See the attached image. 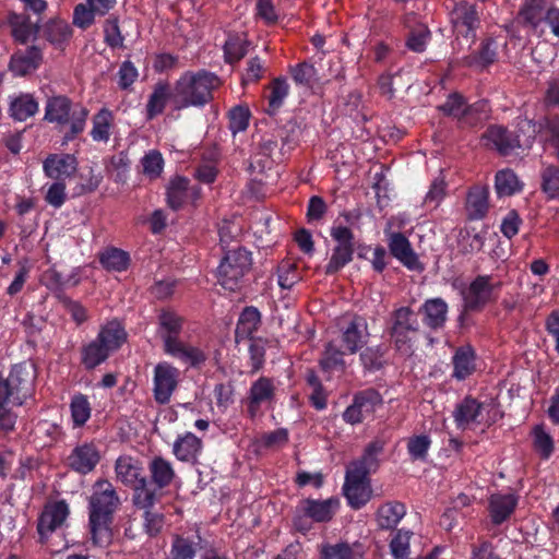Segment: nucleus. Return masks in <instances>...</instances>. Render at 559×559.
<instances>
[{
  "instance_id": "obj_37",
  "label": "nucleus",
  "mask_w": 559,
  "mask_h": 559,
  "mask_svg": "<svg viewBox=\"0 0 559 559\" xmlns=\"http://www.w3.org/2000/svg\"><path fill=\"white\" fill-rule=\"evenodd\" d=\"M546 10L542 0H526L519 12V19L527 26L537 31L545 22Z\"/></svg>"
},
{
  "instance_id": "obj_56",
  "label": "nucleus",
  "mask_w": 559,
  "mask_h": 559,
  "mask_svg": "<svg viewBox=\"0 0 559 559\" xmlns=\"http://www.w3.org/2000/svg\"><path fill=\"white\" fill-rule=\"evenodd\" d=\"M293 79L296 84L311 88L318 81L317 70L312 64L301 63L292 69Z\"/></svg>"
},
{
  "instance_id": "obj_19",
  "label": "nucleus",
  "mask_w": 559,
  "mask_h": 559,
  "mask_svg": "<svg viewBox=\"0 0 559 559\" xmlns=\"http://www.w3.org/2000/svg\"><path fill=\"white\" fill-rule=\"evenodd\" d=\"M518 498L513 493H493L489 498L488 512L493 524L500 525L514 512Z\"/></svg>"
},
{
  "instance_id": "obj_59",
  "label": "nucleus",
  "mask_w": 559,
  "mask_h": 559,
  "mask_svg": "<svg viewBox=\"0 0 559 559\" xmlns=\"http://www.w3.org/2000/svg\"><path fill=\"white\" fill-rule=\"evenodd\" d=\"M48 40L55 45H61L71 36V27L64 21H52L46 27Z\"/></svg>"
},
{
  "instance_id": "obj_25",
  "label": "nucleus",
  "mask_w": 559,
  "mask_h": 559,
  "mask_svg": "<svg viewBox=\"0 0 559 559\" xmlns=\"http://www.w3.org/2000/svg\"><path fill=\"white\" fill-rule=\"evenodd\" d=\"M274 390L272 380L264 377L252 383L248 395V413L251 417L257 415L262 404L273 399Z\"/></svg>"
},
{
  "instance_id": "obj_50",
  "label": "nucleus",
  "mask_w": 559,
  "mask_h": 559,
  "mask_svg": "<svg viewBox=\"0 0 559 559\" xmlns=\"http://www.w3.org/2000/svg\"><path fill=\"white\" fill-rule=\"evenodd\" d=\"M416 319L413 311L408 307H402L394 313V323L392 326V335H403L407 331L416 330Z\"/></svg>"
},
{
  "instance_id": "obj_5",
  "label": "nucleus",
  "mask_w": 559,
  "mask_h": 559,
  "mask_svg": "<svg viewBox=\"0 0 559 559\" xmlns=\"http://www.w3.org/2000/svg\"><path fill=\"white\" fill-rule=\"evenodd\" d=\"M251 265L252 259L250 251L243 248L229 250L218 266V283L230 292L239 289Z\"/></svg>"
},
{
  "instance_id": "obj_32",
  "label": "nucleus",
  "mask_w": 559,
  "mask_h": 559,
  "mask_svg": "<svg viewBox=\"0 0 559 559\" xmlns=\"http://www.w3.org/2000/svg\"><path fill=\"white\" fill-rule=\"evenodd\" d=\"M321 559H360L364 555L362 548L355 543H337L335 545L324 544L320 549Z\"/></svg>"
},
{
  "instance_id": "obj_15",
  "label": "nucleus",
  "mask_w": 559,
  "mask_h": 559,
  "mask_svg": "<svg viewBox=\"0 0 559 559\" xmlns=\"http://www.w3.org/2000/svg\"><path fill=\"white\" fill-rule=\"evenodd\" d=\"M183 326V318L177 312L165 309L158 316L157 333L163 341L164 350L178 342Z\"/></svg>"
},
{
  "instance_id": "obj_41",
  "label": "nucleus",
  "mask_w": 559,
  "mask_h": 559,
  "mask_svg": "<svg viewBox=\"0 0 559 559\" xmlns=\"http://www.w3.org/2000/svg\"><path fill=\"white\" fill-rule=\"evenodd\" d=\"M114 116L110 110L103 108L93 117L91 136L97 142H107L110 138V130Z\"/></svg>"
},
{
  "instance_id": "obj_1",
  "label": "nucleus",
  "mask_w": 559,
  "mask_h": 559,
  "mask_svg": "<svg viewBox=\"0 0 559 559\" xmlns=\"http://www.w3.org/2000/svg\"><path fill=\"white\" fill-rule=\"evenodd\" d=\"M119 504L114 486L108 480H98L90 498V527L93 543L105 546L111 539L109 524Z\"/></svg>"
},
{
  "instance_id": "obj_10",
  "label": "nucleus",
  "mask_w": 559,
  "mask_h": 559,
  "mask_svg": "<svg viewBox=\"0 0 559 559\" xmlns=\"http://www.w3.org/2000/svg\"><path fill=\"white\" fill-rule=\"evenodd\" d=\"M343 492L352 508L360 509L372 496L369 477L358 471L346 468Z\"/></svg>"
},
{
  "instance_id": "obj_51",
  "label": "nucleus",
  "mask_w": 559,
  "mask_h": 559,
  "mask_svg": "<svg viewBox=\"0 0 559 559\" xmlns=\"http://www.w3.org/2000/svg\"><path fill=\"white\" fill-rule=\"evenodd\" d=\"M542 190L549 199L559 198V167L547 166L542 171Z\"/></svg>"
},
{
  "instance_id": "obj_4",
  "label": "nucleus",
  "mask_w": 559,
  "mask_h": 559,
  "mask_svg": "<svg viewBox=\"0 0 559 559\" xmlns=\"http://www.w3.org/2000/svg\"><path fill=\"white\" fill-rule=\"evenodd\" d=\"M35 371L31 364L23 362L12 367L7 378H0V402L21 406L32 396Z\"/></svg>"
},
{
  "instance_id": "obj_6",
  "label": "nucleus",
  "mask_w": 559,
  "mask_h": 559,
  "mask_svg": "<svg viewBox=\"0 0 559 559\" xmlns=\"http://www.w3.org/2000/svg\"><path fill=\"white\" fill-rule=\"evenodd\" d=\"M502 283L492 275H478L463 292L464 307L467 310H480L498 298Z\"/></svg>"
},
{
  "instance_id": "obj_61",
  "label": "nucleus",
  "mask_w": 559,
  "mask_h": 559,
  "mask_svg": "<svg viewBox=\"0 0 559 559\" xmlns=\"http://www.w3.org/2000/svg\"><path fill=\"white\" fill-rule=\"evenodd\" d=\"M431 440L426 435L415 436L408 440L407 450L414 460H425L430 448Z\"/></svg>"
},
{
  "instance_id": "obj_11",
  "label": "nucleus",
  "mask_w": 559,
  "mask_h": 559,
  "mask_svg": "<svg viewBox=\"0 0 559 559\" xmlns=\"http://www.w3.org/2000/svg\"><path fill=\"white\" fill-rule=\"evenodd\" d=\"M382 397L374 390H366L354 396L353 403L344 411L343 419L350 425H356L372 415L381 405Z\"/></svg>"
},
{
  "instance_id": "obj_35",
  "label": "nucleus",
  "mask_w": 559,
  "mask_h": 559,
  "mask_svg": "<svg viewBox=\"0 0 559 559\" xmlns=\"http://www.w3.org/2000/svg\"><path fill=\"white\" fill-rule=\"evenodd\" d=\"M148 469L152 481L160 489L169 486L176 476L171 463L160 456L151 461Z\"/></svg>"
},
{
  "instance_id": "obj_23",
  "label": "nucleus",
  "mask_w": 559,
  "mask_h": 559,
  "mask_svg": "<svg viewBox=\"0 0 559 559\" xmlns=\"http://www.w3.org/2000/svg\"><path fill=\"white\" fill-rule=\"evenodd\" d=\"M96 337L111 354L126 343L128 334L122 323L114 319L100 326Z\"/></svg>"
},
{
  "instance_id": "obj_42",
  "label": "nucleus",
  "mask_w": 559,
  "mask_h": 559,
  "mask_svg": "<svg viewBox=\"0 0 559 559\" xmlns=\"http://www.w3.org/2000/svg\"><path fill=\"white\" fill-rule=\"evenodd\" d=\"M497 57V44L493 39L489 38L483 43L481 49L478 53H472L463 58V64L468 67H486L491 64Z\"/></svg>"
},
{
  "instance_id": "obj_55",
  "label": "nucleus",
  "mask_w": 559,
  "mask_h": 559,
  "mask_svg": "<svg viewBox=\"0 0 559 559\" xmlns=\"http://www.w3.org/2000/svg\"><path fill=\"white\" fill-rule=\"evenodd\" d=\"M353 248H336L334 247L330 261L325 266L326 274H334L343 269L353 260Z\"/></svg>"
},
{
  "instance_id": "obj_63",
  "label": "nucleus",
  "mask_w": 559,
  "mask_h": 559,
  "mask_svg": "<svg viewBox=\"0 0 559 559\" xmlns=\"http://www.w3.org/2000/svg\"><path fill=\"white\" fill-rule=\"evenodd\" d=\"M447 183L442 176L437 177L430 185L425 197V203L437 207L445 197Z\"/></svg>"
},
{
  "instance_id": "obj_9",
  "label": "nucleus",
  "mask_w": 559,
  "mask_h": 559,
  "mask_svg": "<svg viewBox=\"0 0 559 559\" xmlns=\"http://www.w3.org/2000/svg\"><path fill=\"white\" fill-rule=\"evenodd\" d=\"M440 109L448 116L456 118L462 124L468 127L477 126V120L469 118L472 114H481L479 119H487L489 116V106L486 100H479L471 106H466L460 94H451Z\"/></svg>"
},
{
  "instance_id": "obj_57",
  "label": "nucleus",
  "mask_w": 559,
  "mask_h": 559,
  "mask_svg": "<svg viewBox=\"0 0 559 559\" xmlns=\"http://www.w3.org/2000/svg\"><path fill=\"white\" fill-rule=\"evenodd\" d=\"M343 357L344 352L338 349L333 343H329L320 360V365L324 370L343 369L345 366Z\"/></svg>"
},
{
  "instance_id": "obj_16",
  "label": "nucleus",
  "mask_w": 559,
  "mask_h": 559,
  "mask_svg": "<svg viewBox=\"0 0 559 559\" xmlns=\"http://www.w3.org/2000/svg\"><path fill=\"white\" fill-rule=\"evenodd\" d=\"M459 428L466 429L485 421L484 405L472 397L464 399L453 413Z\"/></svg>"
},
{
  "instance_id": "obj_53",
  "label": "nucleus",
  "mask_w": 559,
  "mask_h": 559,
  "mask_svg": "<svg viewBox=\"0 0 559 559\" xmlns=\"http://www.w3.org/2000/svg\"><path fill=\"white\" fill-rule=\"evenodd\" d=\"M168 97V86L166 84H157L146 105L150 119L163 112Z\"/></svg>"
},
{
  "instance_id": "obj_21",
  "label": "nucleus",
  "mask_w": 559,
  "mask_h": 559,
  "mask_svg": "<svg viewBox=\"0 0 559 559\" xmlns=\"http://www.w3.org/2000/svg\"><path fill=\"white\" fill-rule=\"evenodd\" d=\"M202 449V440L192 432H186L174 442L173 453L177 460L194 464L198 462Z\"/></svg>"
},
{
  "instance_id": "obj_26",
  "label": "nucleus",
  "mask_w": 559,
  "mask_h": 559,
  "mask_svg": "<svg viewBox=\"0 0 559 559\" xmlns=\"http://www.w3.org/2000/svg\"><path fill=\"white\" fill-rule=\"evenodd\" d=\"M383 443L381 441H372L370 442L360 459L353 461L347 468L355 469L358 473H364V475H369L370 473H374L379 467V455L382 453Z\"/></svg>"
},
{
  "instance_id": "obj_30",
  "label": "nucleus",
  "mask_w": 559,
  "mask_h": 559,
  "mask_svg": "<svg viewBox=\"0 0 559 559\" xmlns=\"http://www.w3.org/2000/svg\"><path fill=\"white\" fill-rule=\"evenodd\" d=\"M452 22L457 33L468 35L478 24L474 5L468 3L457 4L452 12Z\"/></svg>"
},
{
  "instance_id": "obj_2",
  "label": "nucleus",
  "mask_w": 559,
  "mask_h": 559,
  "mask_svg": "<svg viewBox=\"0 0 559 559\" xmlns=\"http://www.w3.org/2000/svg\"><path fill=\"white\" fill-rule=\"evenodd\" d=\"M219 85V78L212 72H186L175 85L173 102L177 108L202 107L212 99L213 91Z\"/></svg>"
},
{
  "instance_id": "obj_22",
  "label": "nucleus",
  "mask_w": 559,
  "mask_h": 559,
  "mask_svg": "<svg viewBox=\"0 0 559 559\" xmlns=\"http://www.w3.org/2000/svg\"><path fill=\"white\" fill-rule=\"evenodd\" d=\"M41 61V52L36 47L16 51L10 61V70L14 75L24 76L35 71Z\"/></svg>"
},
{
  "instance_id": "obj_12",
  "label": "nucleus",
  "mask_w": 559,
  "mask_h": 559,
  "mask_svg": "<svg viewBox=\"0 0 559 559\" xmlns=\"http://www.w3.org/2000/svg\"><path fill=\"white\" fill-rule=\"evenodd\" d=\"M70 510L66 501L48 502L38 518L37 532L45 542L56 530L61 527L69 516Z\"/></svg>"
},
{
  "instance_id": "obj_44",
  "label": "nucleus",
  "mask_w": 559,
  "mask_h": 559,
  "mask_svg": "<svg viewBox=\"0 0 559 559\" xmlns=\"http://www.w3.org/2000/svg\"><path fill=\"white\" fill-rule=\"evenodd\" d=\"M10 24L13 37L21 44H25L29 39L34 38L38 32L37 26L31 23L28 17L25 15L14 14L10 19Z\"/></svg>"
},
{
  "instance_id": "obj_24",
  "label": "nucleus",
  "mask_w": 559,
  "mask_h": 559,
  "mask_svg": "<svg viewBox=\"0 0 559 559\" xmlns=\"http://www.w3.org/2000/svg\"><path fill=\"white\" fill-rule=\"evenodd\" d=\"M199 190L189 188V181L186 178L177 177L170 181L167 190V202L173 210L180 209L189 200H197Z\"/></svg>"
},
{
  "instance_id": "obj_29",
  "label": "nucleus",
  "mask_w": 559,
  "mask_h": 559,
  "mask_svg": "<svg viewBox=\"0 0 559 559\" xmlns=\"http://www.w3.org/2000/svg\"><path fill=\"white\" fill-rule=\"evenodd\" d=\"M406 514V508L399 501H389L379 507L377 523L382 530H392Z\"/></svg>"
},
{
  "instance_id": "obj_18",
  "label": "nucleus",
  "mask_w": 559,
  "mask_h": 559,
  "mask_svg": "<svg viewBox=\"0 0 559 559\" xmlns=\"http://www.w3.org/2000/svg\"><path fill=\"white\" fill-rule=\"evenodd\" d=\"M389 248L394 258L409 270H421L417 254L413 251L411 242L401 233H392L389 238Z\"/></svg>"
},
{
  "instance_id": "obj_28",
  "label": "nucleus",
  "mask_w": 559,
  "mask_h": 559,
  "mask_svg": "<svg viewBox=\"0 0 559 559\" xmlns=\"http://www.w3.org/2000/svg\"><path fill=\"white\" fill-rule=\"evenodd\" d=\"M141 473L142 468L140 463L130 456H120L116 461L117 479L127 486L133 488L140 484L141 479H146Z\"/></svg>"
},
{
  "instance_id": "obj_14",
  "label": "nucleus",
  "mask_w": 559,
  "mask_h": 559,
  "mask_svg": "<svg viewBox=\"0 0 559 559\" xmlns=\"http://www.w3.org/2000/svg\"><path fill=\"white\" fill-rule=\"evenodd\" d=\"M369 337L368 324L365 318L356 316L343 329L342 342L347 353L355 354L362 348Z\"/></svg>"
},
{
  "instance_id": "obj_60",
  "label": "nucleus",
  "mask_w": 559,
  "mask_h": 559,
  "mask_svg": "<svg viewBox=\"0 0 559 559\" xmlns=\"http://www.w3.org/2000/svg\"><path fill=\"white\" fill-rule=\"evenodd\" d=\"M534 447L542 457L548 459L554 450L552 438L542 426H536L533 430Z\"/></svg>"
},
{
  "instance_id": "obj_43",
  "label": "nucleus",
  "mask_w": 559,
  "mask_h": 559,
  "mask_svg": "<svg viewBox=\"0 0 559 559\" xmlns=\"http://www.w3.org/2000/svg\"><path fill=\"white\" fill-rule=\"evenodd\" d=\"M288 442V431L285 428H278L274 431L264 432L254 440L257 450H278Z\"/></svg>"
},
{
  "instance_id": "obj_49",
  "label": "nucleus",
  "mask_w": 559,
  "mask_h": 559,
  "mask_svg": "<svg viewBox=\"0 0 559 559\" xmlns=\"http://www.w3.org/2000/svg\"><path fill=\"white\" fill-rule=\"evenodd\" d=\"M413 532L408 530H399L390 542V550L395 559H409V542Z\"/></svg>"
},
{
  "instance_id": "obj_34",
  "label": "nucleus",
  "mask_w": 559,
  "mask_h": 559,
  "mask_svg": "<svg viewBox=\"0 0 559 559\" xmlns=\"http://www.w3.org/2000/svg\"><path fill=\"white\" fill-rule=\"evenodd\" d=\"M453 377L464 380L475 370V354L472 347L464 346L456 349L453 359Z\"/></svg>"
},
{
  "instance_id": "obj_64",
  "label": "nucleus",
  "mask_w": 559,
  "mask_h": 559,
  "mask_svg": "<svg viewBox=\"0 0 559 559\" xmlns=\"http://www.w3.org/2000/svg\"><path fill=\"white\" fill-rule=\"evenodd\" d=\"M95 15H98L96 11L87 4H78L73 13V23L80 28H87L94 23Z\"/></svg>"
},
{
  "instance_id": "obj_8",
  "label": "nucleus",
  "mask_w": 559,
  "mask_h": 559,
  "mask_svg": "<svg viewBox=\"0 0 559 559\" xmlns=\"http://www.w3.org/2000/svg\"><path fill=\"white\" fill-rule=\"evenodd\" d=\"M180 379V371L171 364L163 361L154 367L153 396L156 403L167 404L176 391Z\"/></svg>"
},
{
  "instance_id": "obj_39",
  "label": "nucleus",
  "mask_w": 559,
  "mask_h": 559,
  "mask_svg": "<svg viewBox=\"0 0 559 559\" xmlns=\"http://www.w3.org/2000/svg\"><path fill=\"white\" fill-rule=\"evenodd\" d=\"M269 88L270 94L267 96V107L265 111L272 116L275 115L284 104L289 93V85L285 79L277 78L272 81Z\"/></svg>"
},
{
  "instance_id": "obj_54",
  "label": "nucleus",
  "mask_w": 559,
  "mask_h": 559,
  "mask_svg": "<svg viewBox=\"0 0 559 559\" xmlns=\"http://www.w3.org/2000/svg\"><path fill=\"white\" fill-rule=\"evenodd\" d=\"M100 263L107 270L121 272L129 264V255L122 250L112 248L100 255Z\"/></svg>"
},
{
  "instance_id": "obj_31",
  "label": "nucleus",
  "mask_w": 559,
  "mask_h": 559,
  "mask_svg": "<svg viewBox=\"0 0 559 559\" xmlns=\"http://www.w3.org/2000/svg\"><path fill=\"white\" fill-rule=\"evenodd\" d=\"M424 323L430 329L442 328L447 320L448 305L441 298L427 300L423 307Z\"/></svg>"
},
{
  "instance_id": "obj_36",
  "label": "nucleus",
  "mask_w": 559,
  "mask_h": 559,
  "mask_svg": "<svg viewBox=\"0 0 559 559\" xmlns=\"http://www.w3.org/2000/svg\"><path fill=\"white\" fill-rule=\"evenodd\" d=\"M38 110V103L29 94H21L12 98L10 103V115L17 121H25Z\"/></svg>"
},
{
  "instance_id": "obj_47",
  "label": "nucleus",
  "mask_w": 559,
  "mask_h": 559,
  "mask_svg": "<svg viewBox=\"0 0 559 559\" xmlns=\"http://www.w3.org/2000/svg\"><path fill=\"white\" fill-rule=\"evenodd\" d=\"M133 502L144 511L152 510L157 501V495L154 488L147 484L146 479H141L140 484L133 487Z\"/></svg>"
},
{
  "instance_id": "obj_33",
  "label": "nucleus",
  "mask_w": 559,
  "mask_h": 559,
  "mask_svg": "<svg viewBox=\"0 0 559 559\" xmlns=\"http://www.w3.org/2000/svg\"><path fill=\"white\" fill-rule=\"evenodd\" d=\"M466 211L471 219L483 218L488 211V189L486 187L476 186L471 189L467 201Z\"/></svg>"
},
{
  "instance_id": "obj_3",
  "label": "nucleus",
  "mask_w": 559,
  "mask_h": 559,
  "mask_svg": "<svg viewBox=\"0 0 559 559\" xmlns=\"http://www.w3.org/2000/svg\"><path fill=\"white\" fill-rule=\"evenodd\" d=\"M88 116V110L81 105H72L66 96H55L47 100L45 119L61 127L69 126L66 132L67 141L74 139L83 132Z\"/></svg>"
},
{
  "instance_id": "obj_27",
  "label": "nucleus",
  "mask_w": 559,
  "mask_h": 559,
  "mask_svg": "<svg viewBox=\"0 0 559 559\" xmlns=\"http://www.w3.org/2000/svg\"><path fill=\"white\" fill-rule=\"evenodd\" d=\"M164 352L167 355H170L192 367H197L206 360V355L201 348L193 346L191 344H187L181 340L173 344Z\"/></svg>"
},
{
  "instance_id": "obj_48",
  "label": "nucleus",
  "mask_w": 559,
  "mask_h": 559,
  "mask_svg": "<svg viewBox=\"0 0 559 559\" xmlns=\"http://www.w3.org/2000/svg\"><path fill=\"white\" fill-rule=\"evenodd\" d=\"M104 41L111 49H121L124 47V35L122 34L119 20L116 16H109L103 25Z\"/></svg>"
},
{
  "instance_id": "obj_20",
  "label": "nucleus",
  "mask_w": 559,
  "mask_h": 559,
  "mask_svg": "<svg viewBox=\"0 0 559 559\" xmlns=\"http://www.w3.org/2000/svg\"><path fill=\"white\" fill-rule=\"evenodd\" d=\"M481 139L485 141L486 146H492L502 155H508L515 148L521 147L519 138L513 136L499 126L490 127Z\"/></svg>"
},
{
  "instance_id": "obj_38",
  "label": "nucleus",
  "mask_w": 559,
  "mask_h": 559,
  "mask_svg": "<svg viewBox=\"0 0 559 559\" xmlns=\"http://www.w3.org/2000/svg\"><path fill=\"white\" fill-rule=\"evenodd\" d=\"M110 355V352L95 337L88 344L82 347V364L87 369H94L103 364Z\"/></svg>"
},
{
  "instance_id": "obj_52",
  "label": "nucleus",
  "mask_w": 559,
  "mask_h": 559,
  "mask_svg": "<svg viewBox=\"0 0 559 559\" xmlns=\"http://www.w3.org/2000/svg\"><path fill=\"white\" fill-rule=\"evenodd\" d=\"M249 43L245 36H229L224 45L225 57L228 62L240 60L248 51Z\"/></svg>"
},
{
  "instance_id": "obj_17",
  "label": "nucleus",
  "mask_w": 559,
  "mask_h": 559,
  "mask_svg": "<svg viewBox=\"0 0 559 559\" xmlns=\"http://www.w3.org/2000/svg\"><path fill=\"white\" fill-rule=\"evenodd\" d=\"M76 170V160L70 154H51L44 162V171L47 177L56 181H63Z\"/></svg>"
},
{
  "instance_id": "obj_46",
  "label": "nucleus",
  "mask_w": 559,
  "mask_h": 559,
  "mask_svg": "<svg viewBox=\"0 0 559 559\" xmlns=\"http://www.w3.org/2000/svg\"><path fill=\"white\" fill-rule=\"evenodd\" d=\"M495 188L500 197H504L521 191L522 185L512 170L504 169L497 173Z\"/></svg>"
},
{
  "instance_id": "obj_13",
  "label": "nucleus",
  "mask_w": 559,
  "mask_h": 559,
  "mask_svg": "<svg viewBox=\"0 0 559 559\" xmlns=\"http://www.w3.org/2000/svg\"><path fill=\"white\" fill-rule=\"evenodd\" d=\"M100 453L94 443L78 444L67 459L69 467L82 475L91 473L99 463Z\"/></svg>"
},
{
  "instance_id": "obj_40",
  "label": "nucleus",
  "mask_w": 559,
  "mask_h": 559,
  "mask_svg": "<svg viewBox=\"0 0 559 559\" xmlns=\"http://www.w3.org/2000/svg\"><path fill=\"white\" fill-rule=\"evenodd\" d=\"M71 419L74 427L84 426L92 414V406L86 395L76 393L71 397L70 402Z\"/></svg>"
},
{
  "instance_id": "obj_58",
  "label": "nucleus",
  "mask_w": 559,
  "mask_h": 559,
  "mask_svg": "<svg viewBox=\"0 0 559 559\" xmlns=\"http://www.w3.org/2000/svg\"><path fill=\"white\" fill-rule=\"evenodd\" d=\"M229 129L236 134L245 131L249 126L250 110L246 106H236L229 111Z\"/></svg>"
},
{
  "instance_id": "obj_62",
  "label": "nucleus",
  "mask_w": 559,
  "mask_h": 559,
  "mask_svg": "<svg viewBox=\"0 0 559 559\" xmlns=\"http://www.w3.org/2000/svg\"><path fill=\"white\" fill-rule=\"evenodd\" d=\"M143 171L151 178H156L160 175L164 166V159L159 152L151 151L142 158Z\"/></svg>"
},
{
  "instance_id": "obj_7",
  "label": "nucleus",
  "mask_w": 559,
  "mask_h": 559,
  "mask_svg": "<svg viewBox=\"0 0 559 559\" xmlns=\"http://www.w3.org/2000/svg\"><path fill=\"white\" fill-rule=\"evenodd\" d=\"M340 508L337 498H329L325 500L305 499L300 501L298 507L299 514L296 515L294 523L297 530L307 532L310 526L305 522V518H309L314 522H329L333 519Z\"/></svg>"
},
{
  "instance_id": "obj_45",
  "label": "nucleus",
  "mask_w": 559,
  "mask_h": 559,
  "mask_svg": "<svg viewBox=\"0 0 559 559\" xmlns=\"http://www.w3.org/2000/svg\"><path fill=\"white\" fill-rule=\"evenodd\" d=\"M260 324V312L253 307H247L240 314L236 335L239 338L250 337Z\"/></svg>"
}]
</instances>
